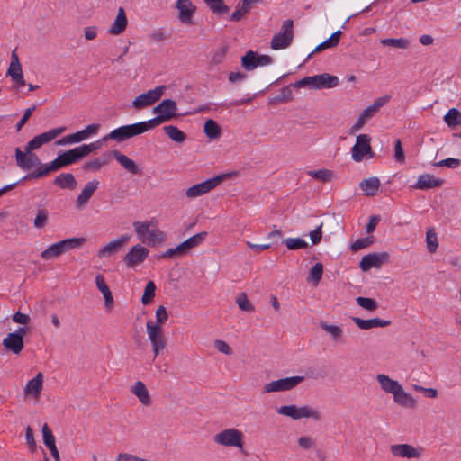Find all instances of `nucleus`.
Instances as JSON below:
<instances>
[{
  "mask_svg": "<svg viewBox=\"0 0 461 461\" xmlns=\"http://www.w3.org/2000/svg\"><path fill=\"white\" fill-rule=\"evenodd\" d=\"M151 224V221H134L133 227L142 243L154 247L161 244L166 240L167 235L159 229H150Z\"/></svg>",
  "mask_w": 461,
  "mask_h": 461,
  "instance_id": "obj_3",
  "label": "nucleus"
},
{
  "mask_svg": "<svg viewBox=\"0 0 461 461\" xmlns=\"http://www.w3.org/2000/svg\"><path fill=\"white\" fill-rule=\"evenodd\" d=\"M112 155L116 159V161L129 173L137 176L142 175L141 168L137 165V163L134 160L128 158L126 155L122 154L118 150H113Z\"/></svg>",
  "mask_w": 461,
  "mask_h": 461,
  "instance_id": "obj_20",
  "label": "nucleus"
},
{
  "mask_svg": "<svg viewBox=\"0 0 461 461\" xmlns=\"http://www.w3.org/2000/svg\"><path fill=\"white\" fill-rule=\"evenodd\" d=\"M257 52L249 50L241 58V66L247 71H252L257 68Z\"/></svg>",
  "mask_w": 461,
  "mask_h": 461,
  "instance_id": "obj_44",
  "label": "nucleus"
},
{
  "mask_svg": "<svg viewBox=\"0 0 461 461\" xmlns=\"http://www.w3.org/2000/svg\"><path fill=\"white\" fill-rule=\"evenodd\" d=\"M384 46L393 47L397 49H406L409 46V41L407 39L399 38H386L381 41Z\"/></svg>",
  "mask_w": 461,
  "mask_h": 461,
  "instance_id": "obj_50",
  "label": "nucleus"
},
{
  "mask_svg": "<svg viewBox=\"0 0 461 461\" xmlns=\"http://www.w3.org/2000/svg\"><path fill=\"white\" fill-rule=\"evenodd\" d=\"M381 183L379 178L373 176L364 179L359 183V187L366 196H375L379 189Z\"/></svg>",
  "mask_w": 461,
  "mask_h": 461,
  "instance_id": "obj_35",
  "label": "nucleus"
},
{
  "mask_svg": "<svg viewBox=\"0 0 461 461\" xmlns=\"http://www.w3.org/2000/svg\"><path fill=\"white\" fill-rule=\"evenodd\" d=\"M155 294H156V285H155V283L153 281H149L146 284V286H145V289H144V293H143V295L141 297V303L144 305H147V304L150 303L153 301V299L155 297Z\"/></svg>",
  "mask_w": 461,
  "mask_h": 461,
  "instance_id": "obj_48",
  "label": "nucleus"
},
{
  "mask_svg": "<svg viewBox=\"0 0 461 461\" xmlns=\"http://www.w3.org/2000/svg\"><path fill=\"white\" fill-rule=\"evenodd\" d=\"M351 320L354 323H356L359 329L361 330H370L376 327H387L391 324L390 321H384L378 317L363 320L358 317H351Z\"/></svg>",
  "mask_w": 461,
  "mask_h": 461,
  "instance_id": "obj_26",
  "label": "nucleus"
},
{
  "mask_svg": "<svg viewBox=\"0 0 461 461\" xmlns=\"http://www.w3.org/2000/svg\"><path fill=\"white\" fill-rule=\"evenodd\" d=\"M243 433L237 429H226L214 435L213 441L223 447H243Z\"/></svg>",
  "mask_w": 461,
  "mask_h": 461,
  "instance_id": "obj_9",
  "label": "nucleus"
},
{
  "mask_svg": "<svg viewBox=\"0 0 461 461\" xmlns=\"http://www.w3.org/2000/svg\"><path fill=\"white\" fill-rule=\"evenodd\" d=\"M378 383L381 385L383 391L387 393L393 394L396 391L402 387V385L396 380H393L389 375L379 374L376 376Z\"/></svg>",
  "mask_w": 461,
  "mask_h": 461,
  "instance_id": "obj_37",
  "label": "nucleus"
},
{
  "mask_svg": "<svg viewBox=\"0 0 461 461\" xmlns=\"http://www.w3.org/2000/svg\"><path fill=\"white\" fill-rule=\"evenodd\" d=\"M63 253H65L63 247H61V244H59V242H56L43 250L41 253V257L44 260H50L62 255Z\"/></svg>",
  "mask_w": 461,
  "mask_h": 461,
  "instance_id": "obj_41",
  "label": "nucleus"
},
{
  "mask_svg": "<svg viewBox=\"0 0 461 461\" xmlns=\"http://www.w3.org/2000/svg\"><path fill=\"white\" fill-rule=\"evenodd\" d=\"M205 135L211 140H216L221 135V127L212 119H208L203 126Z\"/></svg>",
  "mask_w": 461,
  "mask_h": 461,
  "instance_id": "obj_39",
  "label": "nucleus"
},
{
  "mask_svg": "<svg viewBox=\"0 0 461 461\" xmlns=\"http://www.w3.org/2000/svg\"><path fill=\"white\" fill-rule=\"evenodd\" d=\"M308 175L312 178L320 180L321 182L326 183L331 180L332 171L329 169H319L314 171H308Z\"/></svg>",
  "mask_w": 461,
  "mask_h": 461,
  "instance_id": "obj_51",
  "label": "nucleus"
},
{
  "mask_svg": "<svg viewBox=\"0 0 461 461\" xmlns=\"http://www.w3.org/2000/svg\"><path fill=\"white\" fill-rule=\"evenodd\" d=\"M389 258L388 252L370 253L361 258L359 267L364 272L370 270L372 267L378 268L384 262H387Z\"/></svg>",
  "mask_w": 461,
  "mask_h": 461,
  "instance_id": "obj_16",
  "label": "nucleus"
},
{
  "mask_svg": "<svg viewBox=\"0 0 461 461\" xmlns=\"http://www.w3.org/2000/svg\"><path fill=\"white\" fill-rule=\"evenodd\" d=\"M131 392L143 405L149 406L151 404V396L143 382L137 381L131 387Z\"/></svg>",
  "mask_w": 461,
  "mask_h": 461,
  "instance_id": "obj_31",
  "label": "nucleus"
},
{
  "mask_svg": "<svg viewBox=\"0 0 461 461\" xmlns=\"http://www.w3.org/2000/svg\"><path fill=\"white\" fill-rule=\"evenodd\" d=\"M165 90L166 86L164 85L158 86L154 89L149 90L148 92L143 93L135 97V99L132 101L131 105L137 110H141L148 106H150L161 98Z\"/></svg>",
  "mask_w": 461,
  "mask_h": 461,
  "instance_id": "obj_10",
  "label": "nucleus"
},
{
  "mask_svg": "<svg viewBox=\"0 0 461 461\" xmlns=\"http://www.w3.org/2000/svg\"><path fill=\"white\" fill-rule=\"evenodd\" d=\"M461 165V160L459 158H447L446 159H442L438 162L433 163L435 167H447L448 168H456Z\"/></svg>",
  "mask_w": 461,
  "mask_h": 461,
  "instance_id": "obj_59",
  "label": "nucleus"
},
{
  "mask_svg": "<svg viewBox=\"0 0 461 461\" xmlns=\"http://www.w3.org/2000/svg\"><path fill=\"white\" fill-rule=\"evenodd\" d=\"M149 253V250L147 248L137 244L124 256L123 261L128 267H133L136 265L141 264L148 258Z\"/></svg>",
  "mask_w": 461,
  "mask_h": 461,
  "instance_id": "obj_18",
  "label": "nucleus"
},
{
  "mask_svg": "<svg viewBox=\"0 0 461 461\" xmlns=\"http://www.w3.org/2000/svg\"><path fill=\"white\" fill-rule=\"evenodd\" d=\"M292 99L293 90L291 88V86H287L280 90L279 95L274 98V101L276 103H286L291 101Z\"/></svg>",
  "mask_w": 461,
  "mask_h": 461,
  "instance_id": "obj_55",
  "label": "nucleus"
},
{
  "mask_svg": "<svg viewBox=\"0 0 461 461\" xmlns=\"http://www.w3.org/2000/svg\"><path fill=\"white\" fill-rule=\"evenodd\" d=\"M443 184V179L436 178L430 174H422L419 176L416 184L412 187L419 190H429L440 187Z\"/></svg>",
  "mask_w": 461,
  "mask_h": 461,
  "instance_id": "obj_21",
  "label": "nucleus"
},
{
  "mask_svg": "<svg viewBox=\"0 0 461 461\" xmlns=\"http://www.w3.org/2000/svg\"><path fill=\"white\" fill-rule=\"evenodd\" d=\"M35 109H36V105L33 104L32 107H29L25 110L23 117L15 125L17 131H20L22 130V128L24 126V124L28 122V120L32 116V113L35 111Z\"/></svg>",
  "mask_w": 461,
  "mask_h": 461,
  "instance_id": "obj_61",
  "label": "nucleus"
},
{
  "mask_svg": "<svg viewBox=\"0 0 461 461\" xmlns=\"http://www.w3.org/2000/svg\"><path fill=\"white\" fill-rule=\"evenodd\" d=\"M320 326L322 330H324L326 332L330 333V336H331V339L333 340H339L340 338L342 337V334H343V330L340 327L337 326V325H333V324H328L327 322L325 321H321L320 323Z\"/></svg>",
  "mask_w": 461,
  "mask_h": 461,
  "instance_id": "obj_47",
  "label": "nucleus"
},
{
  "mask_svg": "<svg viewBox=\"0 0 461 461\" xmlns=\"http://www.w3.org/2000/svg\"><path fill=\"white\" fill-rule=\"evenodd\" d=\"M356 301L360 307L367 311H375L378 308V303L373 298L358 296Z\"/></svg>",
  "mask_w": 461,
  "mask_h": 461,
  "instance_id": "obj_53",
  "label": "nucleus"
},
{
  "mask_svg": "<svg viewBox=\"0 0 461 461\" xmlns=\"http://www.w3.org/2000/svg\"><path fill=\"white\" fill-rule=\"evenodd\" d=\"M112 151L104 152L100 157L95 158L90 161H87L82 166L84 171L95 172L100 170L103 167L108 165L111 161Z\"/></svg>",
  "mask_w": 461,
  "mask_h": 461,
  "instance_id": "obj_24",
  "label": "nucleus"
},
{
  "mask_svg": "<svg viewBox=\"0 0 461 461\" xmlns=\"http://www.w3.org/2000/svg\"><path fill=\"white\" fill-rule=\"evenodd\" d=\"M276 412L295 420L306 418L319 421L322 418L321 413L318 410L312 409L308 405L301 407H297L294 404L283 405L276 409Z\"/></svg>",
  "mask_w": 461,
  "mask_h": 461,
  "instance_id": "obj_5",
  "label": "nucleus"
},
{
  "mask_svg": "<svg viewBox=\"0 0 461 461\" xmlns=\"http://www.w3.org/2000/svg\"><path fill=\"white\" fill-rule=\"evenodd\" d=\"M130 240L129 235H122L119 239L112 240L104 247L99 249L97 256L99 258H108L115 253L125 242Z\"/></svg>",
  "mask_w": 461,
  "mask_h": 461,
  "instance_id": "obj_23",
  "label": "nucleus"
},
{
  "mask_svg": "<svg viewBox=\"0 0 461 461\" xmlns=\"http://www.w3.org/2000/svg\"><path fill=\"white\" fill-rule=\"evenodd\" d=\"M227 51H228L227 46H221V47L218 48L215 50V52L213 53L212 59L210 61V64L212 66L221 64L223 61V59H225Z\"/></svg>",
  "mask_w": 461,
  "mask_h": 461,
  "instance_id": "obj_56",
  "label": "nucleus"
},
{
  "mask_svg": "<svg viewBox=\"0 0 461 461\" xmlns=\"http://www.w3.org/2000/svg\"><path fill=\"white\" fill-rule=\"evenodd\" d=\"M323 274V266L321 263H316L309 272L307 277L308 282H312L314 285H317L321 280Z\"/></svg>",
  "mask_w": 461,
  "mask_h": 461,
  "instance_id": "obj_46",
  "label": "nucleus"
},
{
  "mask_svg": "<svg viewBox=\"0 0 461 461\" xmlns=\"http://www.w3.org/2000/svg\"><path fill=\"white\" fill-rule=\"evenodd\" d=\"M294 39V22L291 19L285 20L281 31L276 33L271 40L273 50H283L289 47Z\"/></svg>",
  "mask_w": 461,
  "mask_h": 461,
  "instance_id": "obj_7",
  "label": "nucleus"
},
{
  "mask_svg": "<svg viewBox=\"0 0 461 461\" xmlns=\"http://www.w3.org/2000/svg\"><path fill=\"white\" fill-rule=\"evenodd\" d=\"M53 184L61 189L68 190H74L77 185V182L71 173L59 174L54 178Z\"/></svg>",
  "mask_w": 461,
  "mask_h": 461,
  "instance_id": "obj_33",
  "label": "nucleus"
},
{
  "mask_svg": "<svg viewBox=\"0 0 461 461\" xmlns=\"http://www.w3.org/2000/svg\"><path fill=\"white\" fill-rule=\"evenodd\" d=\"M42 437L43 443L50 449L54 460L60 461L59 453L55 444V437L46 423L42 426Z\"/></svg>",
  "mask_w": 461,
  "mask_h": 461,
  "instance_id": "obj_28",
  "label": "nucleus"
},
{
  "mask_svg": "<svg viewBox=\"0 0 461 461\" xmlns=\"http://www.w3.org/2000/svg\"><path fill=\"white\" fill-rule=\"evenodd\" d=\"M390 451L393 456L398 457L420 458L422 456L423 449L410 444H395L390 446Z\"/></svg>",
  "mask_w": 461,
  "mask_h": 461,
  "instance_id": "obj_17",
  "label": "nucleus"
},
{
  "mask_svg": "<svg viewBox=\"0 0 461 461\" xmlns=\"http://www.w3.org/2000/svg\"><path fill=\"white\" fill-rule=\"evenodd\" d=\"M78 162L75 152L72 149L63 151L58 155V157L52 160L50 164L46 165L43 168L29 173L22 177V180L38 179L42 176L49 175L50 172L58 171L68 166Z\"/></svg>",
  "mask_w": 461,
  "mask_h": 461,
  "instance_id": "obj_1",
  "label": "nucleus"
},
{
  "mask_svg": "<svg viewBox=\"0 0 461 461\" xmlns=\"http://www.w3.org/2000/svg\"><path fill=\"white\" fill-rule=\"evenodd\" d=\"M374 243V237L369 236L366 238H360L357 240L354 243L351 244L350 248L353 251H357L359 249L367 248L371 244Z\"/></svg>",
  "mask_w": 461,
  "mask_h": 461,
  "instance_id": "obj_57",
  "label": "nucleus"
},
{
  "mask_svg": "<svg viewBox=\"0 0 461 461\" xmlns=\"http://www.w3.org/2000/svg\"><path fill=\"white\" fill-rule=\"evenodd\" d=\"M426 242L428 249L430 253H433L437 250L438 247V241L436 232L433 229L429 230L426 234Z\"/></svg>",
  "mask_w": 461,
  "mask_h": 461,
  "instance_id": "obj_54",
  "label": "nucleus"
},
{
  "mask_svg": "<svg viewBox=\"0 0 461 461\" xmlns=\"http://www.w3.org/2000/svg\"><path fill=\"white\" fill-rule=\"evenodd\" d=\"M33 150L23 152L19 148L15 149V159L17 166L23 170H30L32 167L40 166L41 159L32 152Z\"/></svg>",
  "mask_w": 461,
  "mask_h": 461,
  "instance_id": "obj_15",
  "label": "nucleus"
},
{
  "mask_svg": "<svg viewBox=\"0 0 461 461\" xmlns=\"http://www.w3.org/2000/svg\"><path fill=\"white\" fill-rule=\"evenodd\" d=\"M393 401L401 405L402 407L405 408H415L416 407V400L413 398V396L406 393L402 386L400 387L398 391H396L393 394Z\"/></svg>",
  "mask_w": 461,
  "mask_h": 461,
  "instance_id": "obj_34",
  "label": "nucleus"
},
{
  "mask_svg": "<svg viewBox=\"0 0 461 461\" xmlns=\"http://www.w3.org/2000/svg\"><path fill=\"white\" fill-rule=\"evenodd\" d=\"M75 155L77 157V161L81 160L83 158L87 157L91 152V149L87 144H83L81 146L76 147L73 149Z\"/></svg>",
  "mask_w": 461,
  "mask_h": 461,
  "instance_id": "obj_62",
  "label": "nucleus"
},
{
  "mask_svg": "<svg viewBox=\"0 0 461 461\" xmlns=\"http://www.w3.org/2000/svg\"><path fill=\"white\" fill-rule=\"evenodd\" d=\"M249 12L243 5H238L237 10L230 15V20L233 22H239L244 18V16Z\"/></svg>",
  "mask_w": 461,
  "mask_h": 461,
  "instance_id": "obj_64",
  "label": "nucleus"
},
{
  "mask_svg": "<svg viewBox=\"0 0 461 461\" xmlns=\"http://www.w3.org/2000/svg\"><path fill=\"white\" fill-rule=\"evenodd\" d=\"M155 315H156V323H154V325H159V327H161L162 324H164L168 319V314H167V309L163 305H160L158 307V309L156 310Z\"/></svg>",
  "mask_w": 461,
  "mask_h": 461,
  "instance_id": "obj_60",
  "label": "nucleus"
},
{
  "mask_svg": "<svg viewBox=\"0 0 461 461\" xmlns=\"http://www.w3.org/2000/svg\"><path fill=\"white\" fill-rule=\"evenodd\" d=\"M101 125L99 123H92L87 125L84 130L76 133L68 134L62 139L56 141V145H68L73 143H79L86 140L90 135L96 134Z\"/></svg>",
  "mask_w": 461,
  "mask_h": 461,
  "instance_id": "obj_13",
  "label": "nucleus"
},
{
  "mask_svg": "<svg viewBox=\"0 0 461 461\" xmlns=\"http://www.w3.org/2000/svg\"><path fill=\"white\" fill-rule=\"evenodd\" d=\"M48 221V211L41 209L37 212L36 217L33 221V225L36 229L43 228Z\"/></svg>",
  "mask_w": 461,
  "mask_h": 461,
  "instance_id": "obj_58",
  "label": "nucleus"
},
{
  "mask_svg": "<svg viewBox=\"0 0 461 461\" xmlns=\"http://www.w3.org/2000/svg\"><path fill=\"white\" fill-rule=\"evenodd\" d=\"M66 131L65 126L58 127L51 129L48 131H45L43 133L38 134L35 137H33L25 146V150H35L40 149L42 145L47 144L50 142L51 140H55L58 136L62 134Z\"/></svg>",
  "mask_w": 461,
  "mask_h": 461,
  "instance_id": "obj_11",
  "label": "nucleus"
},
{
  "mask_svg": "<svg viewBox=\"0 0 461 461\" xmlns=\"http://www.w3.org/2000/svg\"><path fill=\"white\" fill-rule=\"evenodd\" d=\"M287 249L297 250L308 248V243L302 238H287L284 240Z\"/></svg>",
  "mask_w": 461,
  "mask_h": 461,
  "instance_id": "obj_49",
  "label": "nucleus"
},
{
  "mask_svg": "<svg viewBox=\"0 0 461 461\" xmlns=\"http://www.w3.org/2000/svg\"><path fill=\"white\" fill-rule=\"evenodd\" d=\"M149 131L147 123L144 122H139L132 124L120 126L113 130L107 134L108 140H114L118 143L123 142L124 140L140 135Z\"/></svg>",
  "mask_w": 461,
  "mask_h": 461,
  "instance_id": "obj_4",
  "label": "nucleus"
},
{
  "mask_svg": "<svg viewBox=\"0 0 461 461\" xmlns=\"http://www.w3.org/2000/svg\"><path fill=\"white\" fill-rule=\"evenodd\" d=\"M444 121L448 127L461 125V113L456 108H451L445 114Z\"/></svg>",
  "mask_w": 461,
  "mask_h": 461,
  "instance_id": "obj_42",
  "label": "nucleus"
},
{
  "mask_svg": "<svg viewBox=\"0 0 461 461\" xmlns=\"http://www.w3.org/2000/svg\"><path fill=\"white\" fill-rule=\"evenodd\" d=\"M86 241V238H68L59 241V244H61V247H63L65 252H67L72 249L81 248Z\"/></svg>",
  "mask_w": 461,
  "mask_h": 461,
  "instance_id": "obj_45",
  "label": "nucleus"
},
{
  "mask_svg": "<svg viewBox=\"0 0 461 461\" xmlns=\"http://www.w3.org/2000/svg\"><path fill=\"white\" fill-rule=\"evenodd\" d=\"M3 347L14 355H19L23 349V340L16 337L12 332L8 333L7 336L2 341Z\"/></svg>",
  "mask_w": 461,
  "mask_h": 461,
  "instance_id": "obj_27",
  "label": "nucleus"
},
{
  "mask_svg": "<svg viewBox=\"0 0 461 461\" xmlns=\"http://www.w3.org/2000/svg\"><path fill=\"white\" fill-rule=\"evenodd\" d=\"M207 232L202 231L180 243L179 246L184 255L187 254L191 249L197 247L199 244H201L205 240Z\"/></svg>",
  "mask_w": 461,
  "mask_h": 461,
  "instance_id": "obj_38",
  "label": "nucleus"
},
{
  "mask_svg": "<svg viewBox=\"0 0 461 461\" xmlns=\"http://www.w3.org/2000/svg\"><path fill=\"white\" fill-rule=\"evenodd\" d=\"M95 285L104 295L105 308L111 309L113 305V297L104 277L102 275L99 274L95 276Z\"/></svg>",
  "mask_w": 461,
  "mask_h": 461,
  "instance_id": "obj_32",
  "label": "nucleus"
},
{
  "mask_svg": "<svg viewBox=\"0 0 461 461\" xmlns=\"http://www.w3.org/2000/svg\"><path fill=\"white\" fill-rule=\"evenodd\" d=\"M236 303L241 311L251 312L255 310L253 304L248 300L246 293H240L237 296Z\"/></svg>",
  "mask_w": 461,
  "mask_h": 461,
  "instance_id": "obj_52",
  "label": "nucleus"
},
{
  "mask_svg": "<svg viewBox=\"0 0 461 461\" xmlns=\"http://www.w3.org/2000/svg\"><path fill=\"white\" fill-rule=\"evenodd\" d=\"M146 328L156 357L159 354L160 350L164 349L166 347V339L163 335L162 327H159V325H154L152 321H148Z\"/></svg>",
  "mask_w": 461,
  "mask_h": 461,
  "instance_id": "obj_12",
  "label": "nucleus"
},
{
  "mask_svg": "<svg viewBox=\"0 0 461 461\" xmlns=\"http://www.w3.org/2000/svg\"><path fill=\"white\" fill-rule=\"evenodd\" d=\"M75 155L77 157V161L81 160L83 158L87 157L91 152V149L87 144H83L81 146L76 147L73 149Z\"/></svg>",
  "mask_w": 461,
  "mask_h": 461,
  "instance_id": "obj_63",
  "label": "nucleus"
},
{
  "mask_svg": "<svg viewBox=\"0 0 461 461\" xmlns=\"http://www.w3.org/2000/svg\"><path fill=\"white\" fill-rule=\"evenodd\" d=\"M176 8L178 10V19L181 23H192V17L196 11V6L191 0H177Z\"/></svg>",
  "mask_w": 461,
  "mask_h": 461,
  "instance_id": "obj_19",
  "label": "nucleus"
},
{
  "mask_svg": "<svg viewBox=\"0 0 461 461\" xmlns=\"http://www.w3.org/2000/svg\"><path fill=\"white\" fill-rule=\"evenodd\" d=\"M370 141L371 138L366 134H360L357 137L356 144L352 148V158L355 161H361L366 155L373 157Z\"/></svg>",
  "mask_w": 461,
  "mask_h": 461,
  "instance_id": "obj_14",
  "label": "nucleus"
},
{
  "mask_svg": "<svg viewBox=\"0 0 461 461\" xmlns=\"http://www.w3.org/2000/svg\"><path fill=\"white\" fill-rule=\"evenodd\" d=\"M390 95H383L381 97L376 98L371 105H368L360 114L366 122L370 120L381 107H383L385 104H387L390 100Z\"/></svg>",
  "mask_w": 461,
  "mask_h": 461,
  "instance_id": "obj_29",
  "label": "nucleus"
},
{
  "mask_svg": "<svg viewBox=\"0 0 461 461\" xmlns=\"http://www.w3.org/2000/svg\"><path fill=\"white\" fill-rule=\"evenodd\" d=\"M313 88L315 89L332 88L339 84V78L328 73L313 76Z\"/></svg>",
  "mask_w": 461,
  "mask_h": 461,
  "instance_id": "obj_25",
  "label": "nucleus"
},
{
  "mask_svg": "<svg viewBox=\"0 0 461 461\" xmlns=\"http://www.w3.org/2000/svg\"><path fill=\"white\" fill-rule=\"evenodd\" d=\"M177 104L176 102L172 99H164L158 105H156L152 112L157 113L154 118L144 121L147 123L149 130L156 128L157 126L169 122L170 120L176 118Z\"/></svg>",
  "mask_w": 461,
  "mask_h": 461,
  "instance_id": "obj_2",
  "label": "nucleus"
},
{
  "mask_svg": "<svg viewBox=\"0 0 461 461\" xmlns=\"http://www.w3.org/2000/svg\"><path fill=\"white\" fill-rule=\"evenodd\" d=\"M98 185L99 182L97 180L89 181L85 185L80 194L77 197L76 200L77 208H82L88 203L94 193L98 188Z\"/></svg>",
  "mask_w": 461,
  "mask_h": 461,
  "instance_id": "obj_22",
  "label": "nucleus"
},
{
  "mask_svg": "<svg viewBox=\"0 0 461 461\" xmlns=\"http://www.w3.org/2000/svg\"><path fill=\"white\" fill-rule=\"evenodd\" d=\"M163 130L168 138L176 143H183L186 140V134L180 131L176 126H164Z\"/></svg>",
  "mask_w": 461,
  "mask_h": 461,
  "instance_id": "obj_40",
  "label": "nucleus"
},
{
  "mask_svg": "<svg viewBox=\"0 0 461 461\" xmlns=\"http://www.w3.org/2000/svg\"><path fill=\"white\" fill-rule=\"evenodd\" d=\"M231 175H236L235 172L230 174H222L216 176L212 178L207 179L202 183L196 184L185 191V195L189 199H194L199 196H202L211 190L214 189L218 186L223 180L230 177Z\"/></svg>",
  "mask_w": 461,
  "mask_h": 461,
  "instance_id": "obj_6",
  "label": "nucleus"
},
{
  "mask_svg": "<svg viewBox=\"0 0 461 461\" xmlns=\"http://www.w3.org/2000/svg\"><path fill=\"white\" fill-rule=\"evenodd\" d=\"M127 24L128 20L126 13L122 7H120L116 18L109 28L108 32L112 35H119L125 31Z\"/></svg>",
  "mask_w": 461,
  "mask_h": 461,
  "instance_id": "obj_30",
  "label": "nucleus"
},
{
  "mask_svg": "<svg viewBox=\"0 0 461 461\" xmlns=\"http://www.w3.org/2000/svg\"><path fill=\"white\" fill-rule=\"evenodd\" d=\"M210 10L218 15L225 14L230 11L228 5H226L223 0H204Z\"/></svg>",
  "mask_w": 461,
  "mask_h": 461,
  "instance_id": "obj_43",
  "label": "nucleus"
},
{
  "mask_svg": "<svg viewBox=\"0 0 461 461\" xmlns=\"http://www.w3.org/2000/svg\"><path fill=\"white\" fill-rule=\"evenodd\" d=\"M43 375L38 373L35 377L29 380L24 388L25 394L39 396L42 391Z\"/></svg>",
  "mask_w": 461,
  "mask_h": 461,
  "instance_id": "obj_36",
  "label": "nucleus"
},
{
  "mask_svg": "<svg viewBox=\"0 0 461 461\" xmlns=\"http://www.w3.org/2000/svg\"><path fill=\"white\" fill-rule=\"evenodd\" d=\"M304 380L303 376H290L267 383L262 387V393L290 391Z\"/></svg>",
  "mask_w": 461,
  "mask_h": 461,
  "instance_id": "obj_8",
  "label": "nucleus"
}]
</instances>
